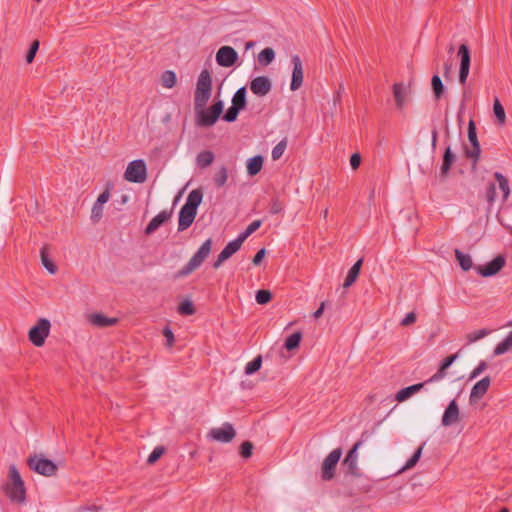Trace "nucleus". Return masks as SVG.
I'll return each instance as SVG.
<instances>
[{
    "mask_svg": "<svg viewBox=\"0 0 512 512\" xmlns=\"http://www.w3.org/2000/svg\"><path fill=\"white\" fill-rule=\"evenodd\" d=\"M3 489L8 498L15 503L23 504L26 501L25 483L15 464L9 466L8 481Z\"/></svg>",
    "mask_w": 512,
    "mask_h": 512,
    "instance_id": "1",
    "label": "nucleus"
},
{
    "mask_svg": "<svg viewBox=\"0 0 512 512\" xmlns=\"http://www.w3.org/2000/svg\"><path fill=\"white\" fill-rule=\"evenodd\" d=\"M212 94V78L210 72L204 69L200 72L194 93V109L205 108Z\"/></svg>",
    "mask_w": 512,
    "mask_h": 512,
    "instance_id": "2",
    "label": "nucleus"
},
{
    "mask_svg": "<svg viewBox=\"0 0 512 512\" xmlns=\"http://www.w3.org/2000/svg\"><path fill=\"white\" fill-rule=\"evenodd\" d=\"M212 247V239L208 238L202 243L196 253L190 258L187 264L177 272L176 277H186L198 269L209 256Z\"/></svg>",
    "mask_w": 512,
    "mask_h": 512,
    "instance_id": "3",
    "label": "nucleus"
},
{
    "mask_svg": "<svg viewBox=\"0 0 512 512\" xmlns=\"http://www.w3.org/2000/svg\"><path fill=\"white\" fill-rule=\"evenodd\" d=\"M212 247V239L208 238L202 243L196 253L190 258L187 264L177 272L176 277H186L198 269L209 256Z\"/></svg>",
    "mask_w": 512,
    "mask_h": 512,
    "instance_id": "4",
    "label": "nucleus"
},
{
    "mask_svg": "<svg viewBox=\"0 0 512 512\" xmlns=\"http://www.w3.org/2000/svg\"><path fill=\"white\" fill-rule=\"evenodd\" d=\"M224 108L222 100L215 101L208 109H199L196 112V124L200 127H211L220 118Z\"/></svg>",
    "mask_w": 512,
    "mask_h": 512,
    "instance_id": "5",
    "label": "nucleus"
},
{
    "mask_svg": "<svg viewBox=\"0 0 512 512\" xmlns=\"http://www.w3.org/2000/svg\"><path fill=\"white\" fill-rule=\"evenodd\" d=\"M27 464L31 470L46 477L53 476L57 471V465L42 455L35 454L29 456Z\"/></svg>",
    "mask_w": 512,
    "mask_h": 512,
    "instance_id": "6",
    "label": "nucleus"
},
{
    "mask_svg": "<svg viewBox=\"0 0 512 512\" xmlns=\"http://www.w3.org/2000/svg\"><path fill=\"white\" fill-rule=\"evenodd\" d=\"M51 323L46 318H40L37 323L30 328L28 338L33 345L41 347L45 343L50 333Z\"/></svg>",
    "mask_w": 512,
    "mask_h": 512,
    "instance_id": "7",
    "label": "nucleus"
},
{
    "mask_svg": "<svg viewBox=\"0 0 512 512\" xmlns=\"http://www.w3.org/2000/svg\"><path fill=\"white\" fill-rule=\"evenodd\" d=\"M364 437L365 434H362L361 439L353 445L343 460V465L347 468V474L356 478L363 475L358 466V449L363 445Z\"/></svg>",
    "mask_w": 512,
    "mask_h": 512,
    "instance_id": "8",
    "label": "nucleus"
},
{
    "mask_svg": "<svg viewBox=\"0 0 512 512\" xmlns=\"http://www.w3.org/2000/svg\"><path fill=\"white\" fill-rule=\"evenodd\" d=\"M124 178L132 183H143L147 179V167L145 161L137 159L131 161L124 173Z\"/></svg>",
    "mask_w": 512,
    "mask_h": 512,
    "instance_id": "9",
    "label": "nucleus"
},
{
    "mask_svg": "<svg viewBox=\"0 0 512 512\" xmlns=\"http://www.w3.org/2000/svg\"><path fill=\"white\" fill-rule=\"evenodd\" d=\"M342 456V449L336 448L331 451L324 459L321 466V478L324 481H330L334 478L337 464Z\"/></svg>",
    "mask_w": 512,
    "mask_h": 512,
    "instance_id": "10",
    "label": "nucleus"
},
{
    "mask_svg": "<svg viewBox=\"0 0 512 512\" xmlns=\"http://www.w3.org/2000/svg\"><path fill=\"white\" fill-rule=\"evenodd\" d=\"M236 436L233 425L225 422L220 427L212 428L208 432V438L219 443H230Z\"/></svg>",
    "mask_w": 512,
    "mask_h": 512,
    "instance_id": "11",
    "label": "nucleus"
},
{
    "mask_svg": "<svg viewBox=\"0 0 512 512\" xmlns=\"http://www.w3.org/2000/svg\"><path fill=\"white\" fill-rule=\"evenodd\" d=\"M505 263V257L500 254L486 265H477L474 267V269L482 277H492L495 276L505 266Z\"/></svg>",
    "mask_w": 512,
    "mask_h": 512,
    "instance_id": "12",
    "label": "nucleus"
},
{
    "mask_svg": "<svg viewBox=\"0 0 512 512\" xmlns=\"http://www.w3.org/2000/svg\"><path fill=\"white\" fill-rule=\"evenodd\" d=\"M458 56L460 58V67H459V82L464 85L467 82V78L469 75L470 64H471V56L470 50L466 44H461L458 49Z\"/></svg>",
    "mask_w": 512,
    "mask_h": 512,
    "instance_id": "13",
    "label": "nucleus"
},
{
    "mask_svg": "<svg viewBox=\"0 0 512 512\" xmlns=\"http://www.w3.org/2000/svg\"><path fill=\"white\" fill-rule=\"evenodd\" d=\"M238 60L237 51L231 46H222L216 53V62L222 67H232Z\"/></svg>",
    "mask_w": 512,
    "mask_h": 512,
    "instance_id": "14",
    "label": "nucleus"
},
{
    "mask_svg": "<svg viewBox=\"0 0 512 512\" xmlns=\"http://www.w3.org/2000/svg\"><path fill=\"white\" fill-rule=\"evenodd\" d=\"M291 63L293 65L292 70V77H291V83H290V90L296 91L298 90L304 80V71H303V65L300 57L298 55H292L291 57Z\"/></svg>",
    "mask_w": 512,
    "mask_h": 512,
    "instance_id": "15",
    "label": "nucleus"
},
{
    "mask_svg": "<svg viewBox=\"0 0 512 512\" xmlns=\"http://www.w3.org/2000/svg\"><path fill=\"white\" fill-rule=\"evenodd\" d=\"M249 88L257 97H264L271 91L272 81L267 76H257L250 81Z\"/></svg>",
    "mask_w": 512,
    "mask_h": 512,
    "instance_id": "16",
    "label": "nucleus"
},
{
    "mask_svg": "<svg viewBox=\"0 0 512 512\" xmlns=\"http://www.w3.org/2000/svg\"><path fill=\"white\" fill-rule=\"evenodd\" d=\"M459 417H460L459 406H458L456 400L453 399L449 402L448 406L446 407V409L442 415L441 424L444 427L452 426L453 424L458 422Z\"/></svg>",
    "mask_w": 512,
    "mask_h": 512,
    "instance_id": "17",
    "label": "nucleus"
},
{
    "mask_svg": "<svg viewBox=\"0 0 512 512\" xmlns=\"http://www.w3.org/2000/svg\"><path fill=\"white\" fill-rule=\"evenodd\" d=\"M410 85H405L404 83H395L393 85V96L395 99L396 107L399 110H403L407 104V98L410 95Z\"/></svg>",
    "mask_w": 512,
    "mask_h": 512,
    "instance_id": "18",
    "label": "nucleus"
},
{
    "mask_svg": "<svg viewBox=\"0 0 512 512\" xmlns=\"http://www.w3.org/2000/svg\"><path fill=\"white\" fill-rule=\"evenodd\" d=\"M491 384V379L489 376H486L479 380L471 389L469 402L470 404L475 403L477 400L481 399L486 392L488 391Z\"/></svg>",
    "mask_w": 512,
    "mask_h": 512,
    "instance_id": "19",
    "label": "nucleus"
},
{
    "mask_svg": "<svg viewBox=\"0 0 512 512\" xmlns=\"http://www.w3.org/2000/svg\"><path fill=\"white\" fill-rule=\"evenodd\" d=\"M172 217V210H163L151 219L145 228V234H153L162 224Z\"/></svg>",
    "mask_w": 512,
    "mask_h": 512,
    "instance_id": "20",
    "label": "nucleus"
},
{
    "mask_svg": "<svg viewBox=\"0 0 512 512\" xmlns=\"http://www.w3.org/2000/svg\"><path fill=\"white\" fill-rule=\"evenodd\" d=\"M196 215L197 212L182 206L179 211L178 231L182 232L188 229L193 224Z\"/></svg>",
    "mask_w": 512,
    "mask_h": 512,
    "instance_id": "21",
    "label": "nucleus"
},
{
    "mask_svg": "<svg viewBox=\"0 0 512 512\" xmlns=\"http://www.w3.org/2000/svg\"><path fill=\"white\" fill-rule=\"evenodd\" d=\"M202 199H203V191L200 188L194 189L189 193L183 207L197 212V209H198L199 205L201 204Z\"/></svg>",
    "mask_w": 512,
    "mask_h": 512,
    "instance_id": "22",
    "label": "nucleus"
},
{
    "mask_svg": "<svg viewBox=\"0 0 512 512\" xmlns=\"http://www.w3.org/2000/svg\"><path fill=\"white\" fill-rule=\"evenodd\" d=\"M202 199H203V191L200 188L194 189L189 193L183 207L197 212V209H198L199 205L201 204Z\"/></svg>",
    "mask_w": 512,
    "mask_h": 512,
    "instance_id": "23",
    "label": "nucleus"
},
{
    "mask_svg": "<svg viewBox=\"0 0 512 512\" xmlns=\"http://www.w3.org/2000/svg\"><path fill=\"white\" fill-rule=\"evenodd\" d=\"M425 385H426L425 382H421V383H417V384H413L411 386L405 387L396 393L395 399L398 402L406 401L412 395L419 392Z\"/></svg>",
    "mask_w": 512,
    "mask_h": 512,
    "instance_id": "24",
    "label": "nucleus"
},
{
    "mask_svg": "<svg viewBox=\"0 0 512 512\" xmlns=\"http://www.w3.org/2000/svg\"><path fill=\"white\" fill-rule=\"evenodd\" d=\"M238 250L239 248L236 246V244L230 241L218 255L216 261L213 263V267L218 269L224 261L229 259Z\"/></svg>",
    "mask_w": 512,
    "mask_h": 512,
    "instance_id": "25",
    "label": "nucleus"
},
{
    "mask_svg": "<svg viewBox=\"0 0 512 512\" xmlns=\"http://www.w3.org/2000/svg\"><path fill=\"white\" fill-rule=\"evenodd\" d=\"M89 321L97 327H109L115 325L118 322V319L107 317L100 313H94L89 316Z\"/></svg>",
    "mask_w": 512,
    "mask_h": 512,
    "instance_id": "26",
    "label": "nucleus"
},
{
    "mask_svg": "<svg viewBox=\"0 0 512 512\" xmlns=\"http://www.w3.org/2000/svg\"><path fill=\"white\" fill-rule=\"evenodd\" d=\"M455 159H456L455 154L452 152L451 147L448 146L444 151L443 161H442V165L440 168V176L441 177L445 178L447 176L448 172L451 169V166L455 162Z\"/></svg>",
    "mask_w": 512,
    "mask_h": 512,
    "instance_id": "27",
    "label": "nucleus"
},
{
    "mask_svg": "<svg viewBox=\"0 0 512 512\" xmlns=\"http://www.w3.org/2000/svg\"><path fill=\"white\" fill-rule=\"evenodd\" d=\"M246 87H240L237 89V91L234 93L232 97V105L233 107L239 109L240 111L244 110L247 105L246 100Z\"/></svg>",
    "mask_w": 512,
    "mask_h": 512,
    "instance_id": "28",
    "label": "nucleus"
},
{
    "mask_svg": "<svg viewBox=\"0 0 512 512\" xmlns=\"http://www.w3.org/2000/svg\"><path fill=\"white\" fill-rule=\"evenodd\" d=\"M362 263H363V259H359L350 268V270L348 271V274L345 278V281L343 283L344 288L350 287L356 281V279L360 273Z\"/></svg>",
    "mask_w": 512,
    "mask_h": 512,
    "instance_id": "29",
    "label": "nucleus"
},
{
    "mask_svg": "<svg viewBox=\"0 0 512 512\" xmlns=\"http://www.w3.org/2000/svg\"><path fill=\"white\" fill-rule=\"evenodd\" d=\"M264 158L261 155H256L249 158L247 161V173L250 176L257 175L263 166Z\"/></svg>",
    "mask_w": 512,
    "mask_h": 512,
    "instance_id": "30",
    "label": "nucleus"
},
{
    "mask_svg": "<svg viewBox=\"0 0 512 512\" xmlns=\"http://www.w3.org/2000/svg\"><path fill=\"white\" fill-rule=\"evenodd\" d=\"M494 177L498 182L500 191L502 192V200L503 202H505L508 199L511 192L508 179L500 172H495Z\"/></svg>",
    "mask_w": 512,
    "mask_h": 512,
    "instance_id": "31",
    "label": "nucleus"
},
{
    "mask_svg": "<svg viewBox=\"0 0 512 512\" xmlns=\"http://www.w3.org/2000/svg\"><path fill=\"white\" fill-rule=\"evenodd\" d=\"M215 159V155L210 150L201 151L196 158V164L199 168H206L210 166Z\"/></svg>",
    "mask_w": 512,
    "mask_h": 512,
    "instance_id": "32",
    "label": "nucleus"
},
{
    "mask_svg": "<svg viewBox=\"0 0 512 512\" xmlns=\"http://www.w3.org/2000/svg\"><path fill=\"white\" fill-rule=\"evenodd\" d=\"M512 348V330L508 333V335L497 344L494 349V355H502L508 352Z\"/></svg>",
    "mask_w": 512,
    "mask_h": 512,
    "instance_id": "33",
    "label": "nucleus"
},
{
    "mask_svg": "<svg viewBox=\"0 0 512 512\" xmlns=\"http://www.w3.org/2000/svg\"><path fill=\"white\" fill-rule=\"evenodd\" d=\"M274 59H275V51L270 47L264 48L258 54V62L262 66L270 65Z\"/></svg>",
    "mask_w": 512,
    "mask_h": 512,
    "instance_id": "34",
    "label": "nucleus"
},
{
    "mask_svg": "<svg viewBox=\"0 0 512 512\" xmlns=\"http://www.w3.org/2000/svg\"><path fill=\"white\" fill-rule=\"evenodd\" d=\"M455 256L462 270L468 271L473 267V262L470 255L463 253L459 249H456Z\"/></svg>",
    "mask_w": 512,
    "mask_h": 512,
    "instance_id": "35",
    "label": "nucleus"
},
{
    "mask_svg": "<svg viewBox=\"0 0 512 512\" xmlns=\"http://www.w3.org/2000/svg\"><path fill=\"white\" fill-rule=\"evenodd\" d=\"M431 85L435 99L439 100L445 91V87L438 73L433 75Z\"/></svg>",
    "mask_w": 512,
    "mask_h": 512,
    "instance_id": "36",
    "label": "nucleus"
},
{
    "mask_svg": "<svg viewBox=\"0 0 512 512\" xmlns=\"http://www.w3.org/2000/svg\"><path fill=\"white\" fill-rule=\"evenodd\" d=\"M162 85L166 88H173L177 82L176 73L172 70H166L161 76Z\"/></svg>",
    "mask_w": 512,
    "mask_h": 512,
    "instance_id": "37",
    "label": "nucleus"
},
{
    "mask_svg": "<svg viewBox=\"0 0 512 512\" xmlns=\"http://www.w3.org/2000/svg\"><path fill=\"white\" fill-rule=\"evenodd\" d=\"M301 339H302V333L300 331H297V332L291 334L286 339V341L284 343V347L289 351L294 350L299 346Z\"/></svg>",
    "mask_w": 512,
    "mask_h": 512,
    "instance_id": "38",
    "label": "nucleus"
},
{
    "mask_svg": "<svg viewBox=\"0 0 512 512\" xmlns=\"http://www.w3.org/2000/svg\"><path fill=\"white\" fill-rule=\"evenodd\" d=\"M263 358L261 355L255 357L252 361L248 362L245 366V374L252 375L260 370L262 366Z\"/></svg>",
    "mask_w": 512,
    "mask_h": 512,
    "instance_id": "39",
    "label": "nucleus"
},
{
    "mask_svg": "<svg viewBox=\"0 0 512 512\" xmlns=\"http://www.w3.org/2000/svg\"><path fill=\"white\" fill-rule=\"evenodd\" d=\"M41 256V262L45 269L50 274H55L57 272V266L53 263V261L48 257V254L46 253L45 247H43L40 251Z\"/></svg>",
    "mask_w": 512,
    "mask_h": 512,
    "instance_id": "40",
    "label": "nucleus"
},
{
    "mask_svg": "<svg viewBox=\"0 0 512 512\" xmlns=\"http://www.w3.org/2000/svg\"><path fill=\"white\" fill-rule=\"evenodd\" d=\"M496 185L495 183L491 182L488 184L486 190H485V199L488 203L487 212H490L491 206L494 204L496 200Z\"/></svg>",
    "mask_w": 512,
    "mask_h": 512,
    "instance_id": "41",
    "label": "nucleus"
},
{
    "mask_svg": "<svg viewBox=\"0 0 512 512\" xmlns=\"http://www.w3.org/2000/svg\"><path fill=\"white\" fill-rule=\"evenodd\" d=\"M490 334V330L483 328L477 331L470 332L466 335L467 345H470Z\"/></svg>",
    "mask_w": 512,
    "mask_h": 512,
    "instance_id": "42",
    "label": "nucleus"
},
{
    "mask_svg": "<svg viewBox=\"0 0 512 512\" xmlns=\"http://www.w3.org/2000/svg\"><path fill=\"white\" fill-rule=\"evenodd\" d=\"M228 179V170L225 166H221L214 175V183L217 187H222Z\"/></svg>",
    "mask_w": 512,
    "mask_h": 512,
    "instance_id": "43",
    "label": "nucleus"
},
{
    "mask_svg": "<svg viewBox=\"0 0 512 512\" xmlns=\"http://www.w3.org/2000/svg\"><path fill=\"white\" fill-rule=\"evenodd\" d=\"M178 313L181 315L189 316L195 313L193 302L189 299H185L178 306Z\"/></svg>",
    "mask_w": 512,
    "mask_h": 512,
    "instance_id": "44",
    "label": "nucleus"
},
{
    "mask_svg": "<svg viewBox=\"0 0 512 512\" xmlns=\"http://www.w3.org/2000/svg\"><path fill=\"white\" fill-rule=\"evenodd\" d=\"M287 144V138H284L272 149L271 157L273 160H278L282 157L287 148Z\"/></svg>",
    "mask_w": 512,
    "mask_h": 512,
    "instance_id": "45",
    "label": "nucleus"
},
{
    "mask_svg": "<svg viewBox=\"0 0 512 512\" xmlns=\"http://www.w3.org/2000/svg\"><path fill=\"white\" fill-rule=\"evenodd\" d=\"M493 110L498 122L504 124L506 121L505 110L497 98L494 101Z\"/></svg>",
    "mask_w": 512,
    "mask_h": 512,
    "instance_id": "46",
    "label": "nucleus"
},
{
    "mask_svg": "<svg viewBox=\"0 0 512 512\" xmlns=\"http://www.w3.org/2000/svg\"><path fill=\"white\" fill-rule=\"evenodd\" d=\"M480 154H481L480 144L472 145V149L465 150L466 157L473 161V165H475L479 161Z\"/></svg>",
    "mask_w": 512,
    "mask_h": 512,
    "instance_id": "47",
    "label": "nucleus"
},
{
    "mask_svg": "<svg viewBox=\"0 0 512 512\" xmlns=\"http://www.w3.org/2000/svg\"><path fill=\"white\" fill-rule=\"evenodd\" d=\"M256 302L260 305L267 304L272 299V293L269 290H258L255 296Z\"/></svg>",
    "mask_w": 512,
    "mask_h": 512,
    "instance_id": "48",
    "label": "nucleus"
},
{
    "mask_svg": "<svg viewBox=\"0 0 512 512\" xmlns=\"http://www.w3.org/2000/svg\"><path fill=\"white\" fill-rule=\"evenodd\" d=\"M423 446L424 445H421L415 452L414 454L411 456V458L405 463V465L403 466V469L402 470H409L411 468H413L417 462L419 461L420 457H421V454H422V450H423Z\"/></svg>",
    "mask_w": 512,
    "mask_h": 512,
    "instance_id": "49",
    "label": "nucleus"
},
{
    "mask_svg": "<svg viewBox=\"0 0 512 512\" xmlns=\"http://www.w3.org/2000/svg\"><path fill=\"white\" fill-rule=\"evenodd\" d=\"M165 448L163 446H157L153 449L147 459L148 464H154L164 454Z\"/></svg>",
    "mask_w": 512,
    "mask_h": 512,
    "instance_id": "50",
    "label": "nucleus"
},
{
    "mask_svg": "<svg viewBox=\"0 0 512 512\" xmlns=\"http://www.w3.org/2000/svg\"><path fill=\"white\" fill-rule=\"evenodd\" d=\"M239 112L240 110L233 107V106H230L227 111L224 113L222 119L226 122H234L237 120V117L239 115Z\"/></svg>",
    "mask_w": 512,
    "mask_h": 512,
    "instance_id": "51",
    "label": "nucleus"
},
{
    "mask_svg": "<svg viewBox=\"0 0 512 512\" xmlns=\"http://www.w3.org/2000/svg\"><path fill=\"white\" fill-rule=\"evenodd\" d=\"M39 46H40V42L38 40H34L31 45H30V48L26 54V62L28 64L32 63L34 58H35V55L39 49Z\"/></svg>",
    "mask_w": 512,
    "mask_h": 512,
    "instance_id": "52",
    "label": "nucleus"
},
{
    "mask_svg": "<svg viewBox=\"0 0 512 512\" xmlns=\"http://www.w3.org/2000/svg\"><path fill=\"white\" fill-rule=\"evenodd\" d=\"M468 139L471 145L480 144L477 138L476 126L473 120H470L468 124Z\"/></svg>",
    "mask_w": 512,
    "mask_h": 512,
    "instance_id": "53",
    "label": "nucleus"
},
{
    "mask_svg": "<svg viewBox=\"0 0 512 512\" xmlns=\"http://www.w3.org/2000/svg\"><path fill=\"white\" fill-rule=\"evenodd\" d=\"M446 371L447 369L440 364L438 371L435 374H433L429 379L424 381L425 384L434 383L442 380L447 375Z\"/></svg>",
    "mask_w": 512,
    "mask_h": 512,
    "instance_id": "54",
    "label": "nucleus"
},
{
    "mask_svg": "<svg viewBox=\"0 0 512 512\" xmlns=\"http://www.w3.org/2000/svg\"><path fill=\"white\" fill-rule=\"evenodd\" d=\"M102 215H103V206L94 203L92 210H91V220L94 223H97L102 218Z\"/></svg>",
    "mask_w": 512,
    "mask_h": 512,
    "instance_id": "55",
    "label": "nucleus"
},
{
    "mask_svg": "<svg viewBox=\"0 0 512 512\" xmlns=\"http://www.w3.org/2000/svg\"><path fill=\"white\" fill-rule=\"evenodd\" d=\"M253 444L250 441H245L240 445V454L243 458H249L252 455Z\"/></svg>",
    "mask_w": 512,
    "mask_h": 512,
    "instance_id": "56",
    "label": "nucleus"
},
{
    "mask_svg": "<svg viewBox=\"0 0 512 512\" xmlns=\"http://www.w3.org/2000/svg\"><path fill=\"white\" fill-rule=\"evenodd\" d=\"M487 363L485 361H480L478 365L473 369V371L470 373L469 379H475L480 374H482L487 369Z\"/></svg>",
    "mask_w": 512,
    "mask_h": 512,
    "instance_id": "57",
    "label": "nucleus"
},
{
    "mask_svg": "<svg viewBox=\"0 0 512 512\" xmlns=\"http://www.w3.org/2000/svg\"><path fill=\"white\" fill-rule=\"evenodd\" d=\"M163 336L166 339V347H168V348L172 347L175 339H174L173 331L171 330V328L169 326L164 327Z\"/></svg>",
    "mask_w": 512,
    "mask_h": 512,
    "instance_id": "58",
    "label": "nucleus"
},
{
    "mask_svg": "<svg viewBox=\"0 0 512 512\" xmlns=\"http://www.w3.org/2000/svg\"><path fill=\"white\" fill-rule=\"evenodd\" d=\"M361 164V155L359 153H354L350 157V166L353 170L359 168Z\"/></svg>",
    "mask_w": 512,
    "mask_h": 512,
    "instance_id": "59",
    "label": "nucleus"
},
{
    "mask_svg": "<svg viewBox=\"0 0 512 512\" xmlns=\"http://www.w3.org/2000/svg\"><path fill=\"white\" fill-rule=\"evenodd\" d=\"M416 318H417L416 317V313L415 312H410L401 320V325L402 326L411 325V324H413L416 321Z\"/></svg>",
    "mask_w": 512,
    "mask_h": 512,
    "instance_id": "60",
    "label": "nucleus"
},
{
    "mask_svg": "<svg viewBox=\"0 0 512 512\" xmlns=\"http://www.w3.org/2000/svg\"><path fill=\"white\" fill-rule=\"evenodd\" d=\"M249 237V234L244 230L243 232H241L238 237L234 240H232V242L234 244H236V246L240 249L243 242Z\"/></svg>",
    "mask_w": 512,
    "mask_h": 512,
    "instance_id": "61",
    "label": "nucleus"
},
{
    "mask_svg": "<svg viewBox=\"0 0 512 512\" xmlns=\"http://www.w3.org/2000/svg\"><path fill=\"white\" fill-rule=\"evenodd\" d=\"M249 237V234L244 230L243 232H241L238 237L234 240H232V242L234 244H236V246L240 249L243 242Z\"/></svg>",
    "mask_w": 512,
    "mask_h": 512,
    "instance_id": "62",
    "label": "nucleus"
},
{
    "mask_svg": "<svg viewBox=\"0 0 512 512\" xmlns=\"http://www.w3.org/2000/svg\"><path fill=\"white\" fill-rule=\"evenodd\" d=\"M262 224V221L261 220H254L253 222H251L247 228L245 229V231L249 234V236L254 233Z\"/></svg>",
    "mask_w": 512,
    "mask_h": 512,
    "instance_id": "63",
    "label": "nucleus"
},
{
    "mask_svg": "<svg viewBox=\"0 0 512 512\" xmlns=\"http://www.w3.org/2000/svg\"><path fill=\"white\" fill-rule=\"evenodd\" d=\"M266 255L265 248L260 249L252 259L254 265H259Z\"/></svg>",
    "mask_w": 512,
    "mask_h": 512,
    "instance_id": "64",
    "label": "nucleus"
}]
</instances>
